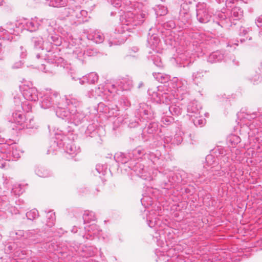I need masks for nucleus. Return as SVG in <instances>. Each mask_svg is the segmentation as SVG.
I'll list each match as a JSON object with an SVG mask.
<instances>
[{"instance_id": "f257e3e1", "label": "nucleus", "mask_w": 262, "mask_h": 262, "mask_svg": "<svg viewBox=\"0 0 262 262\" xmlns=\"http://www.w3.org/2000/svg\"><path fill=\"white\" fill-rule=\"evenodd\" d=\"M31 42L35 49L43 50L51 52L54 48L61 44V38L56 34L55 29L52 25L44 26L41 29V36H35L31 38Z\"/></svg>"}, {"instance_id": "f03ea898", "label": "nucleus", "mask_w": 262, "mask_h": 262, "mask_svg": "<svg viewBox=\"0 0 262 262\" xmlns=\"http://www.w3.org/2000/svg\"><path fill=\"white\" fill-rule=\"evenodd\" d=\"M74 135L69 133L67 136L57 135L56 140L51 144L47 150V154H54L58 149L63 148L66 152L74 157L80 151L79 147H77L74 142Z\"/></svg>"}, {"instance_id": "7ed1b4c3", "label": "nucleus", "mask_w": 262, "mask_h": 262, "mask_svg": "<svg viewBox=\"0 0 262 262\" xmlns=\"http://www.w3.org/2000/svg\"><path fill=\"white\" fill-rule=\"evenodd\" d=\"M87 38L96 43H100L105 40L108 42L110 47L123 43L126 40V37H122V35L119 33H113L110 35L106 34L104 35L102 32L98 30L89 34L87 35Z\"/></svg>"}, {"instance_id": "20e7f679", "label": "nucleus", "mask_w": 262, "mask_h": 262, "mask_svg": "<svg viewBox=\"0 0 262 262\" xmlns=\"http://www.w3.org/2000/svg\"><path fill=\"white\" fill-rule=\"evenodd\" d=\"M185 175L184 171L176 173L171 171H168L164 173L159 171L158 177L160 179V186L163 189H169L173 187L176 183L184 184L187 182L184 178Z\"/></svg>"}, {"instance_id": "39448f33", "label": "nucleus", "mask_w": 262, "mask_h": 262, "mask_svg": "<svg viewBox=\"0 0 262 262\" xmlns=\"http://www.w3.org/2000/svg\"><path fill=\"white\" fill-rule=\"evenodd\" d=\"M57 116L76 126L81 124L87 119L86 115L83 111L76 108L59 110L57 112Z\"/></svg>"}, {"instance_id": "423d86ee", "label": "nucleus", "mask_w": 262, "mask_h": 262, "mask_svg": "<svg viewBox=\"0 0 262 262\" xmlns=\"http://www.w3.org/2000/svg\"><path fill=\"white\" fill-rule=\"evenodd\" d=\"M48 57L46 63L42 64L40 69L45 73L55 74L58 67H63L64 59L56 55H48Z\"/></svg>"}, {"instance_id": "0eeeda50", "label": "nucleus", "mask_w": 262, "mask_h": 262, "mask_svg": "<svg viewBox=\"0 0 262 262\" xmlns=\"http://www.w3.org/2000/svg\"><path fill=\"white\" fill-rule=\"evenodd\" d=\"M157 88L158 87L150 88L148 90V94L151 97V100L157 103H160V105L168 106L174 99V95L170 92L161 94L159 91H157Z\"/></svg>"}, {"instance_id": "6e6552de", "label": "nucleus", "mask_w": 262, "mask_h": 262, "mask_svg": "<svg viewBox=\"0 0 262 262\" xmlns=\"http://www.w3.org/2000/svg\"><path fill=\"white\" fill-rule=\"evenodd\" d=\"M206 166L210 167L208 170L207 177L215 179L214 176H221L224 173V170H221V166H219V160L214 157L213 155H208L206 157Z\"/></svg>"}, {"instance_id": "1a4fd4ad", "label": "nucleus", "mask_w": 262, "mask_h": 262, "mask_svg": "<svg viewBox=\"0 0 262 262\" xmlns=\"http://www.w3.org/2000/svg\"><path fill=\"white\" fill-rule=\"evenodd\" d=\"M51 20L48 19H38L37 17L32 18L30 20L23 18L19 20L18 24L23 25L24 29L30 32H34L38 29L39 27L42 24H45L48 26L51 25Z\"/></svg>"}, {"instance_id": "9d476101", "label": "nucleus", "mask_w": 262, "mask_h": 262, "mask_svg": "<svg viewBox=\"0 0 262 262\" xmlns=\"http://www.w3.org/2000/svg\"><path fill=\"white\" fill-rule=\"evenodd\" d=\"M128 167L143 180L150 181L154 179L150 173L145 170L144 166L141 163L135 162L134 160H130Z\"/></svg>"}, {"instance_id": "9b49d317", "label": "nucleus", "mask_w": 262, "mask_h": 262, "mask_svg": "<svg viewBox=\"0 0 262 262\" xmlns=\"http://www.w3.org/2000/svg\"><path fill=\"white\" fill-rule=\"evenodd\" d=\"M68 13L73 24L78 25L86 21L87 11L81 10L80 7L69 8Z\"/></svg>"}, {"instance_id": "f8f14e48", "label": "nucleus", "mask_w": 262, "mask_h": 262, "mask_svg": "<svg viewBox=\"0 0 262 262\" xmlns=\"http://www.w3.org/2000/svg\"><path fill=\"white\" fill-rule=\"evenodd\" d=\"M156 114L150 106L145 103L139 104V108L136 111V115L140 122H144V120H150L154 117Z\"/></svg>"}, {"instance_id": "ddd939ff", "label": "nucleus", "mask_w": 262, "mask_h": 262, "mask_svg": "<svg viewBox=\"0 0 262 262\" xmlns=\"http://www.w3.org/2000/svg\"><path fill=\"white\" fill-rule=\"evenodd\" d=\"M196 18L201 23H207L210 20L211 14L206 4L199 3L196 5Z\"/></svg>"}, {"instance_id": "4468645a", "label": "nucleus", "mask_w": 262, "mask_h": 262, "mask_svg": "<svg viewBox=\"0 0 262 262\" xmlns=\"http://www.w3.org/2000/svg\"><path fill=\"white\" fill-rule=\"evenodd\" d=\"M48 95H50V103L51 105V108L54 110L57 115V112L59 110H63L62 106L63 104V101H62V98L61 97L59 94L55 91L47 92Z\"/></svg>"}, {"instance_id": "2eb2a0df", "label": "nucleus", "mask_w": 262, "mask_h": 262, "mask_svg": "<svg viewBox=\"0 0 262 262\" xmlns=\"http://www.w3.org/2000/svg\"><path fill=\"white\" fill-rule=\"evenodd\" d=\"M62 101L63 103L62 108L66 110H68V108H72V106L76 108L79 106L82 103L80 99L73 94L64 96L63 98H62Z\"/></svg>"}, {"instance_id": "dca6fc26", "label": "nucleus", "mask_w": 262, "mask_h": 262, "mask_svg": "<svg viewBox=\"0 0 262 262\" xmlns=\"http://www.w3.org/2000/svg\"><path fill=\"white\" fill-rule=\"evenodd\" d=\"M158 109L163 114H168L172 115L179 116L182 113V109L177 105L172 104L170 106L167 105H159Z\"/></svg>"}, {"instance_id": "f3484780", "label": "nucleus", "mask_w": 262, "mask_h": 262, "mask_svg": "<svg viewBox=\"0 0 262 262\" xmlns=\"http://www.w3.org/2000/svg\"><path fill=\"white\" fill-rule=\"evenodd\" d=\"M23 97L30 101H36L38 100V91L35 88H29L24 86L23 88Z\"/></svg>"}, {"instance_id": "a211bd4d", "label": "nucleus", "mask_w": 262, "mask_h": 262, "mask_svg": "<svg viewBox=\"0 0 262 262\" xmlns=\"http://www.w3.org/2000/svg\"><path fill=\"white\" fill-rule=\"evenodd\" d=\"M201 108V105L198 103L196 101H192L190 102L187 105V113L188 115L192 117L195 115H200V111Z\"/></svg>"}, {"instance_id": "6ab92c4d", "label": "nucleus", "mask_w": 262, "mask_h": 262, "mask_svg": "<svg viewBox=\"0 0 262 262\" xmlns=\"http://www.w3.org/2000/svg\"><path fill=\"white\" fill-rule=\"evenodd\" d=\"M128 157L130 159V160H134L136 159H141L143 157L144 159L146 158V152L141 147H138L137 148L133 149L130 152H128Z\"/></svg>"}, {"instance_id": "aec40b11", "label": "nucleus", "mask_w": 262, "mask_h": 262, "mask_svg": "<svg viewBox=\"0 0 262 262\" xmlns=\"http://www.w3.org/2000/svg\"><path fill=\"white\" fill-rule=\"evenodd\" d=\"M226 58L225 53L223 51H216L211 53L208 56L207 61L210 63H215L221 61Z\"/></svg>"}, {"instance_id": "412c9836", "label": "nucleus", "mask_w": 262, "mask_h": 262, "mask_svg": "<svg viewBox=\"0 0 262 262\" xmlns=\"http://www.w3.org/2000/svg\"><path fill=\"white\" fill-rule=\"evenodd\" d=\"M151 32L152 30L150 29L147 38V43L151 49L154 50L158 46L160 39L158 34L152 33Z\"/></svg>"}, {"instance_id": "4be33fe9", "label": "nucleus", "mask_w": 262, "mask_h": 262, "mask_svg": "<svg viewBox=\"0 0 262 262\" xmlns=\"http://www.w3.org/2000/svg\"><path fill=\"white\" fill-rule=\"evenodd\" d=\"M27 116V115H24L21 112V110L16 109L15 110V112L12 113V117L13 122L21 126V125L24 123Z\"/></svg>"}, {"instance_id": "5701e85b", "label": "nucleus", "mask_w": 262, "mask_h": 262, "mask_svg": "<svg viewBox=\"0 0 262 262\" xmlns=\"http://www.w3.org/2000/svg\"><path fill=\"white\" fill-rule=\"evenodd\" d=\"M98 80V75L96 73L92 72L87 75L83 76L81 79H79V82L81 84H83L86 82L89 83L93 84L97 82Z\"/></svg>"}, {"instance_id": "b1692460", "label": "nucleus", "mask_w": 262, "mask_h": 262, "mask_svg": "<svg viewBox=\"0 0 262 262\" xmlns=\"http://www.w3.org/2000/svg\"><path fill=\"white\" fill-rule=\"evenodd\" d=\"M120 89L123 91L130 90L133 86V81L129 78H123L120 81L117 82Z\"/></svg>"}, {"instance_id": "393cba45", "label": "nucleus", "mask_w": 262, "mask_h": 262, "mask_svg": "<svg viewBox=\"0 0 262 262\" xmlns=\"http://www.w3.org/2000/svg\"><path fill=\"white\" fill-rule=\"evenodd\" d=\"M160 152L158 150L156 151V153L152 152L146 153V158L150 160L152 163L155 165H158L161 164V160L160 158Z\"/></svg>"}, {"instance_id": "a878e982", "label": "nucleus", "mask_w": 262, "mask_h": 262, "mask_svg": "<svg viewBox=\"0 0 262 262\" xmlns=\"http://www.w3.org/2000/svg\"><path fill=\"white\" fill-rule=\"evenodd\" d=\"M129 157H127L125 154L122 152L117 153L114 156V159L118 163L124 164V167H128L129 162L130 160H129Z\"/></svg>"}, {"instance_id": "bb28decb", "label": "nucleus", "mask_w": 262, "mask_h": 262, "mask_svg": "<svg viewBox=\"0 0 262 262\" xmlns=\"http://www.w3.org/2000/svg\"><path fill=\"white\" fill-rule=\"evenodd\" d=\"M72 57L78 60L81 63H83L85 58V51L78 48L73 51Z\"/></svg>"}, {"instance_id": "cd10ccee", "label": "nucleus", "mask_w": 262, "mask_h": 262, "mask_svg": "<svg viewBox=\"0 0 262 262\" xmlns=\"http://www.w3.org/2000/svg\"><path fill=\"white\" fill-rule=\"evenodd\" d=\"M50 99V95H48L47 92L40 97L39 103L41 107L43 109H51Z\"/></svg>"}, {"instance_id": "c85d7f7f", "label": "nucleus", "mask_w": 262, "mask_h": 262, "mask_svg": "<svg viewBox=\"0 0 262 262\" xmlns=\"http://www.w3.org/2000/svg\"><path fill=\"white\" fill-rule=\"evenodd\" d=\"M158 130V124L157 122H151L147 126L145 127L143 130V134L145 133L148 134H156Z\"/></svg>"}, {"instance_id": "c756f323", "label": "nucleus", "mask_w": 262, "mask_h": 262, "mask_svg": "<svg viewBox=\"0 0 262 262\" xmlns=\"http://www.w3.org/2000/svg\"><path fill=\"white\" fill-rule=\"evenodd\" d=\"M219 166H221V170H224V171L226 170V168L230 165V159L226 154H224L223 155H222V156L219 158Z\"/></svg>"}, {"instance_id": "7c9ffc66", "label": "nucleus", "mask_w": 262, "mask_h": 262, "mask_svg": "<svg viewBox=\"0 0 262 262\" xmlns=\"http://www.w3.org/2000/svg\"><path fill=\"white\" fill-rule=\"evenodd\" d=\"M14 32V30L10 29V31L3 28H0V39H6L11 41L13 39V36L11 35Z\"/></svg>"}, {"instance_id": "2f4dec72", "label": "nucleus", "mask_w": 262, "mask_h": 262, "mask_svg": "<svg viewBox=\"0 0 262 262\" xmlns=\"http://www.w3.org/2000/svg\"><path fill=\"white\" fill-rule=\"evenodd\" d=\"M243 15V11L242 9L235 7L232 9L231 16L234 20H239L242 18Z\"/></svg>"}, {"instance_id": "473e14b6", "label": "nucleus", "mask_w": 262, "mask_h": 262, "mask_svg": "<svg viewBox=\"0 0 262 262\" xmlns=\"http://www.w3.org/2000/svg\"><path fill=\"white\" fill-rule=\"evenodd\" d=\"M35 172L37 176L42 178H47L53 175V173L51 171L44 167H40L37 169Z\"/></svg>"}, {"instance_id": "72a5a7b5", "label": "nucleus", "mask_w": 262, "mask_h": 262, "mask_svg": "<svg viewBox=\"0 0 262 262\" xmlns=\"http://www.w3.org/2000/svg\"><path fill=\"white\" fill-rule=\"evenodd\" d=\"M38 231L37 230H28L25 231V238L30 239L35 242L36 238L39 236Z\"/></svg>"}, {"instance_id": "f704fd0d", "label": "nucleus", "mask_w": 262, "mask_h": 262, "mask_svg": "<svg viewBox=\"0 0 262 262\" xmlns=\"http://www.w3.org/2000/svg\"><path fill=\"white\" fill-rule=\"evenodd\" d=\"M227 142L229 146L234 147L241 142V138L238 136L231 135L227 138Z\"/></svg>"}, {"instance_id": "c9c22d12", "label": "nucleus", "mask_w": 262, "mask_h": 262, "mask_svg": "<svg viewBox=\"0 0 262 262\" xmlns=\"http://www.w3.org/2000/svg\"><path fill=\"white\" fill-rule=\"evenodd\" d=\"M248 79L253 84H257L261 81L260 74L254 72L250 73Z\"/></svg>"}, {"instance_id": "e433bc0d", "label": "nucleus", "mask_w": 262, "mask_h": 262, "mask_svg": "<svg viewBox=\"0 0 262 262\" xmlns=\"http://www.w3.org/2000/svg\"><path fill=\"white\" fill-rule=\"evenodd\" d=\"M206 71L200 70L198 71L193 72L192 75V79L195 83L199 82L200 80L204 77V74L206 73Z\"/></svg>"}, {"instance_id": "4c0bfd02", "label": "nucleus", "mask_w": 262, "mask_h": 262, "mask_svg": "<svg viewBox=\"0 0 262 262\" xmlns=\"http://www.w3.org/2000/svg\"><path fill=\"white\" fill-rule=\"evenodd\" d=\"M153 76L157 80L161 83H165L170 79V76L169 75H164L161 73H153Z\"/></svg>"}, {"instance_id": "58836bf2", "label": "nucleus", "mask_w": 262, "mask_h": 262, "mask_svg": "<svg viewBox=\"0 0 262 262\" xmlns=\"http://www.w3.org/2000/svg\"><path fill=\"white\" fill-rule=\"evenodd\" d=\"M50 6L54 7H63L66 4V0H46Z\"/></svg>"}, {"instance_id": "ea45409f", "label": "nucleus", "mask_w": 262, "mask_h": 262, "mask_svg": "<svg viewBox=\"0 0 262 262\" xmlns=\"http://www.w3.org/2000/svg\"><path fill=\"white\" fill-rule=\"evenodd\" d=\"M96 217L93 211H85L83 215V220L84 223L95 221Z\"/></svg>"}, {"instance_id": "a19ab883", "label": "nucleus", "mask_w": 262, "mask_h": 262, "mask_svg": "<svg viewBox=\"0 0 262 262\" xmlns=\"http://www.w3.org/2000/svg\"><path fill=\"white\" fill-rule=\"evenodd\" d=\"M154 213V212L152 213L150 212L148 215L147 214V223L150 228L154 227L158 224L157 219L153 216Z\"/></svg>"}, {"instance_id": "79ce46f5", "label": "nucleus", "mask_w": 262, "mask_h": 262, "mask_svg": "<svg viewBox=\"0 0 262 262\" xmlns=\"http://www.w3.org/2000/svg\"><path fill=\"white\" fill-rule=\"evenodd\" d=\"M146 14L145 13H142L140 15H135L133 17V22L134 25H139L142 24L144 22L143 18L146 17ZM131 21V20H129Z\"/></svg>"}, {"instance_id": "37998d69", "label": "nucleus", "mask_w": 262, "mask_h": 262, "mask_svg": "<svg viewBox=\"0 0 262 262\" xmlns=\"http://www.w3.org/2000/svg\"><path fill=\"white\" fill-rule=\"evenodd\" d=\"M224 154H225V150L224 148L222 146H217L212 150L211 154L214 155V157L219 160L222 155H223Z\"/></svg>"}, {"instance_id": "c03bdc74", "label": "nucleus", "mask_w": 262, "mask_h": 262, "mask_svg": "<svg viewBox=\"0 0 262 262\" xmlns=\"http://www.w3.org/2000/svg\"><path fill=\"white\" fill-rule=\"evenodd\" d=\"M34 125L35 123L34 119L28 115L24 123L21 125V127L23 128L25 127L27 128H33Z\"/></svg>"}, {"instance_id": "a18cd8bd", "label": "nucleus", "mask_w": 262, "mask_h": 262, "mask_svg": "<svg viewBox=\"0 0 262 262\" xmlns=\"http://www.w3.org/2000/svg\"><path fill=\"white\" fill-rule=\"evenodd\" d=\"M47 217L48 220L47 221V225L49 227H52L54 225L55 220V213L52 212H49L47 214Z\"/></svg>"}, {"instance_id": "49530a36", "label": "nucleus", "mask_w": 262, "mask_h": 262, "mask_svg": "<svg viewBox=\"0 0 262 262\" xmlns=\"http://www.w3.org/2000/svg\"><path fill=\"white\" fill-rule=\"evenodd\" d=\"M25 231L21 230L13 231L10 232V236L14 239H19L23 237L25 238Z\"/></svg>"}, {"instance_id": "de8ad7c7", "label": "nucleus", "mask_w": 262, "mask_h": 262, "mask_svg": "<svg viewBox=\"0 0 262 262\" xmlns=\"http://www.w3.org/2000/svg\"><path fill=\"white\" fill-rule=\"evenodd\" d=\"M21 97H22L21 95H20L19 96H15L14 97V102L15 103V105H16L15 110H16V109H19V110L24 109V106H23V103L24 102H23L21 101Z\"/></svg>"}, {"instance_id": "09e8293b", "label": "nucleus", "mask_w": 262, "mask_h": 262, "mask_svg": "<svg viewBox=\"0 0 262 262\" xmlns=\"http://www.w3.org/2000/svg\"><path fill=\"white\" fill-rule=\"evenodd\" d=\"M39 215L38 212L36 209H33L26 213V216L28 220H33Z\"/></svg>"}, {"instance_id": "8fccbe9b", "label": "nucleus", "mask_w": 262, "mask_h": 262, "mask_svg": "<svg viewBox=\"0 0 262 262\" xmlns=\"http://www.w3.org/2000/svg\"><path fill=\"white\" fill-rule=\"evenodd\" d=\"M23 188L20 184H15L12 189L11 192L16 195H19L23 193Z\"/></svg>"}, {"instance_id": "3c124183", "label": "nucleus", "mask_w": 262, "mask_h": 262, "mask_svg": "<svg viewBox=\"0 0 262 262\" xmlns=\"http://www.w3.org/2000/svg\"><path fill=\"white\" fill-rule=\"evenodd\" d=\"M88 232L92 234L93 235H96L99 234L100 230L96 224H91L89 226L87 229Z\"/></svg>"}, {"instance_id": "603ef678", "label": "nucleus", "mask_w": 262, "mask_h": 262, "mask_svg": "<svg viewBox=\"0 0 262 262\" xmlns=\"http://www.w3.org/2000/svg\"><path fill=\"white\" fill-rule=\"evenodd\" d=\"M195 117L194 119H193V122L195 126H202L205 124V121L204 119L201 118L199 115H195L194 116Z\"/></svg>"}, {"instance_id": "864d4df0", "label": "nucleus", "mask_w": 262, "mask_h": 262, "mask_svg": "<svg viewBox=\"0 0 262 262\" xmlns=\"http://www.w3.org/2000/svg\"><path fill=\"white\" fill-rule=\"evenodd\" d=\"M107 167L105 165L97 164L96 166V170L97 172L102 175H105L106 173Z\"/></svg>"}, {"instance_id": "5fc2aeb1", "label": "nucleus", "mask_w": 262, "mask_h": 262, "mask_svg": "<svg viewBox=\"0 0 262 262\" xmlns=\"http://www.w3.org/2000/svg\"><path fill=\"white\" fill-rule=\"evenodd\" d=\"M16 206L18 207V209L21 213V212L25 211L27 205L23 200H18L16 202Z\"/></svg>"}, {"instance_id": "6e6d98bb", "label": "nucleus", "mask_w": 262, "mask_h": 262, "mask_svg": "<svg viewBox=\"0 0 262 262\" xmlns=\"http://www.w3.org/2000/svg\"><path fill=\"white\" fill-rule=\"evenodd\" d=\"M162 121L164 125H168L173 123L174 119L172 117L168 116L167 115L166 116L162 118Z\"/></svg>"}, {"instance_id": "4d7b16f0", "label": "nucleus", "mask_w": 262, "mask_h": 262, "mask_svg": "<svg viewBox=\"0 0 262 262\" xmlns=\"http://www.w3.org/2000/svg\"><path fill=\"white\" fill-rule=\"evenodd\" d=\"M152 61L158 67L161 68L163 67V63L161 61V59L158 56H152Z\"/></svg>"}, {"instance_id": "13d9d810", "label": "nucleus", "mask_w": 262, "mask_h": 262, "mask_svg": "<svg viewBox=\"0 0 262 262\" xmlns=\"http://www.w3.org/2000/svg\"><path fill=\"white\" fill-rule=\"evenodd\" d=\"M120 102L125 107H127L130 106V103L127 98L125 97H122L120 99Z\"/></svg>"}, {"instance_id": "bf43d9fd", "label": "nucleus", "mask_w": 262, "mask_h": 262, "mask_svg": "<svg viewBox=\"0 0 262 262\" xmlns=\"http://www.w3.org/2000/svg\"><path fill=\"white\" fill-rule=\"evenodd\" d=\"M8 211L12 214H17L20 213L19 210L18 209V207L16 206V205L14 206H11L9 207Z\"/></svg>"}, {"instance_id": "052dcab7", "label": "nucleus", "mask_w": 262, "mask_h": 262, "mask_svg": "<svg viewBox=\"0 0 262 262\" xmlns=\"http://www.w3.org/2000/svg\"><path fill=\"white\" fill-rule=\"evenodd\" d=\"M257 113L256 112H253L252 113H247L244 116V117L248 120H251V119H253L256 118L257 117Z\"/></svg>"}, {"instance_id": "680f3d73", "label": "nucleus", "mask_w": 262, "mask_h": 262, "mask_svg": "<svg viewBox=\"0 0 262 262\" xmlns=\"http://www.w3.org/2000/svg\"><path fill=\"white\" fill-rule=\"evenodd\" d=\"M225 60L226 61H231L233 64L238 65V61L236 59L235 56L233 55H231L229 57H227L226 56Z\"/></svg>"}, {"instance_id": "e2e57ef3", "label": "nucleus", "mask_w": 262, "mask_h": 262, "mask_svg": "<svg viewBox=\"0 0 262 262\" xmlns=\"http://www.w3.org/2000/svg\"><path fill=\"white\" fill-rule=\"evenodd\" d=\"M182 141H183V139H182V137H181L178 135H176L174 136V138H173L172 144L179 145L182 142Z\"/></svg>"}, {"instance_id": "0e129e2a", "label": "nucleus", "mask_w": 262, "mask_h": 262, "mask_svg": "<svg viewBox=\"0 0 262 262\" xmlns=\"http://www.w3.org/2000/svg\"><path fill=\"white\" fill-rule=\"evenodd\" d=\"M23 106H24V109H22L23 111H24L25 112H27V113H29V112L31 111L32 105H31V104L29 102H25L23 103Z\"/></svg>"}, {"instance_id": "69168bd1", "label": "nucleus", "mask_w": 262, "mask_h": 262, "mask_svg": "<svg viewBox=\"0 0 262 262\" xmlns=\"http://www.w3.org/2000/svg\"><path fill=\"white\" fill-rule=\"evenodd\" d=\"M176 26L174 22L172 20H170L165 23L164 25V27L169 29L174 28Z\"/></svg>"}, {"instance_id": "338daca9", "label": "nucleus", "mask_w": 262, "mask_h": 262, "mask_svg": "<svg viewBox=\"0 0 262 262\" xmlns=\"http://www.w3.org/2000/svg\"><path fill=\"white\" fill-rule=\"evenodd\" d=\"M110 2L114 7L118 8L121 6V2L120 0H110Z\"/></svg>"}, {"instance_id": "774afa93", "label": "nucleus", "mask_w": 262, "mask_h": 262, "mask_svg": "<svg viewBox=\"0 0 262 262\" xmlns=\"http://www.w3.org/2000/svg\"><path fill=\"white\" fill-rule=\"evenodd\" d=\"M96 51H94L93 49H89L85 51V56H93L96 55Z\"/></svg>"}]
</instances>
